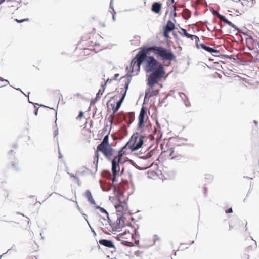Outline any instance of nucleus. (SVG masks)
I'll use <instances>...</instances> for the list:
<instances>
[{"label":"nucleus","mask_w":259,"mask_h":259,"mask_svg":"<svg viewBox=\"0 0 259 259\" xmlns=\"http://www.w3.org/2000/svg\"><path fill=\"white\" fill-rule=\"evenodd\" d=\"M144 58L145 60L144 64H143V68L146 73L151 72L147 76V85L153 88L162 74L165 73V69L162 65L156 67L157 61L153 56H146Z\"/></svg>","instance_id":"f257e3e1"},{"label":"nucleus","mask_w":259,"mask_h":259,"mask_svg":"<svg viewBox=\"0 0 259 259\" xmlns=\"http://www.w3.org/2000/svg\"><path fill=\"white\" fill-rule=\"evenodd\" d=\"M156 57L163 61L177 62L176 56L172 51L171 49H167L162 46H159Z\"/></svg>","instance_id":"f03ea898"},{"label":"nucleus","mask_w":259,"mask_h":259,"mask_svg":"<svg viewBox=\"0 0 259 259\" xmlns=\"http://www.w3.org/2000/svg\"><path fill=\"white\" fill-rule=\"evenodd\" d=\"M159 46H157L153 44L152 46H150L148 44H145L141 47V50H139L136 55L132 59L135 60V58L139 57V59L145 60L144 57H146L147 54H149L153 52L154 54L156 56Z\"/></svg>","instance_id":"7ed1b4c3"},{"label":"nucleus","mask_w":259,"mask_h":259,"mask_svg":"<svg viewBox=\"0 0 259 259\" xmlns=\"http://www.w3.org/2000/svg\"><path fill=\"white\" fill-rule=\"evenodd\" d=\"M145 103L144 102L143 103L142 107L141 108L140 113L139 116L138 117V123L137 125V130L139 131L140 136L141 138L142 137H144L143 136V133L145 131V129L143 128V126L145 123V120H149V117L147 116L145 117L146 115V110H145Z\"/></svg>","instance_id":"20e7f679"},{"label":"nucleus","mask_w":259,"mask_h":259,"mask_svg":"<svg viewBox=\"0 0 259 259\" xmlns=\"http://www.w3.org/2000/svg\"><path fill=\"white\" fill-rule=\"evenodd\" d=\"M133 59H131L130 64V67L132 69L130 73H126L125 75L122 76L119 79V81L124 82V84H121V86H123L124 88H121L122 91L123 90H128L129 85L131 82L132 77L134 76V65H133Z\"/></svg>","instance_id":"39448f33"},{"label":"nucleus","mask_w":259,"mask_h":259,"mask_svg":"<svg viewBox=\"0 0 259 259\" xmlns=\"http://www.w3.org/2000/svg\"><path fill=\"white\" fill-rule=\"evenodd\" d=\"M109 122L110 123V127L108 133L104 137L102 141L97 146V149L98 151L101 152V151H103V150H104L106 148H108V147H109L110 146H111V145L109 143V138L110 132L112 127V121L110 120Z\"/></svg>","instance_id":"423d86ee"},{"label":"nucleus","mask_w":259,"mask_h":259,"mask_svg":"<svg viewBox=\"0 0 259 259\" xmlns=\"http://www.w3.org/2000/svg\"><path fill=\"white\" fill-rule=\"evenodd\" d=\"M100 152L104 155L105 157L108 160H115V159H117V157H116V156H118L117 151L115 149L113 148L112 146L103 150Z\"/></svg>","instance_id":"0eeeda50"},{"label":"nucleus","mask_w":259,"mask_h":259,"mask_svg":"<svg viewBox=\"0 0 259 259\" xmlns=\"http://www.w3.org/2000/svg\"><path fill=\"white\" fill-rule=\"evenodd\" d=\"M144 138L145 137H142L138 140L134 141L130 145V149L132 152L136 151L143 147L145 143Z\"/></svg>","instance_id":"6e6552de"},{"label":"nucleus","mask_w":259,"mask_h":259,"mask_svg":"<svg viewBox=\"0 0 259 259\" xmlns=\"http://www.w3.org/2000/svg\"><path fill=\"white\" fill-rule=\"evenodd\" d=\"M176 28L175 25L170 19H168L166 24L163 26L162 32L163 33L172 32Z\"/></svg>","instance_id":"1a4fd4ad"},{"label":"nucleus","mask_w":259,"mask_h":259,"mask_svg":"<svg viewBox=\"0 0 259 259\" xmlns=\"http://www.w3.org/2000/svg\"><path fill=\"white\" fill-rule=\"evenodd\" d=\"M162 8V4L160 2H154L151 7V11L156 14H161Z\"/></svg>","instance_id":"9d476101"},{"label":"nucleus","mask_w":259,"mask_h":259,"mask_svg":"<svg viewBox=\"0 0 259 259\" xmlns=\"http://www.w3.org/2000/svg\"><path fill=\"white\" fill-rule=\"evenodd\" d=\"M98 243L102 246L105 247L109 248H113L115 250L116 249L115 245H114V242L112 240L110 239H101L99 240Z\"/></svg>","instance_id":"9b49d317"},{"label":"nucleus","mask_w":259,"mask_h":259,"mask_svg":"<svg viewBox=\"0 0 259 259\" xmlns=\"http://www.w3.org/2000/svg\"><path fill=\"white\" fill-rule=\"evenodd\" d=\"M136 60V62H134V60L133 61V65H134V72H135V73H134V76L138 75L141 69V65H143L144 64L145 60L143 59H139V57H137L135 58V59Z\"/></svg>","instance_id":"f8f14e48"},{"label":"nucleus","mask_w":259,"mask_h":259,"mask_svg":"<svg viewBox=\"0 0 259 259\" xmlns=\"http://www.w3.org/2000/svg\"><path fill=\"white\" fill-rule=\"evenodd\" d=\"M121 214L119 216H117V227H119V229L120 231L121 229L125 227V225L124 224V221L126 220V217L125 216V212L124 211H121Z\"/></svg>","instance_id":"ddd939ff"},{"label":"nucleus","mask_w":259,"mask_h":259,"mask_svg":"<svg viewBox=\"0 0 259 259\" xmlns=\"http://www.w3.org/2000/svg\"><path fill=\"white\" fill-rule=\"evenodd\" d=\"M111 163V170L113 173H118L120 169L119 162L120 160H109Z\"/></svg>","instance_id":"4468645a"},{"label":"nucleus","mask_w":259,"mask_h":259,"mask_svg":"<svg viewBox=\"0 0 259 259\" xmlns=\"http://www.w3.org/2000/svg\"><path fill=\"white\" fill-rule=\"evenodd\" d=\"M85 197H86L88 202L93 206L96 205V203L94 200L92 194L90 190H86L84 193Z\"/></svg>","instance_id":"2eb2a0df"},{"label":"nucleus","mask_w":259,"mask_h":259,"mask_svg":"<svg viewBox=\"0 0 259 259\" xmlns=\"http://www.w3.org/2000/svg\"><path fill=\"white\" fill-rule=\"evenodd\" d=\"M245 40L247 44L250 43L255 48L257 47H259V42L256 38H254L253 35H252L250 37H246Z\"/></svg>","instance_id":"dca6fc26"},{"label":"nucleus","mask_w":259,"mask_h":259,"mask_svg":"<svg viewBox=\"0 0 259 259\" xmlns=\"http://www.w3.org/2000/svg\"><path fill=\"white\" fill-rule=\"evenodd\" d=\"M122 91H123L121 90V93L122 94V95L120 97L119 100L116 103L117 108L118 109V110L120 109L122 105L123 102H124V99L127 94V90H123V93H122Z\"/></svg>","instance_id":"f3484780"},{"label":"nucleus","mask_w":259,"mask_h":259,"mask_svg":"<svg viewBox=\"0 0 259 259\" xmlns=\"http://www.w3.org/2000/svg\"><path fill=\"white\" fill-rule=\"evenodd\" d=\"M216 15L219 17L221 21H224L226 24L230 27L233 25V23L230 20H229L225 16L221 14L219 12H216Z\"/></svg>","instance_id":"a211bd4d"},{"label":"nucleus","mask_w":259,"mask_h":259,"mask_svg":"<svg viewBox=\"0 0 259 259\" xmlns=\"http://www.w3.org/2000/svg\"><path fill=\"white\" fill-rule=\"evenodd\" d=\"M103 94L101 90H98L95 98H92L90 102L91 106H94L101 98V95Z\"/></svg>","instance_id":"6ab92c4d"},{"label":"nucleus","mask_w":259,"mask_h":259,"mask_svg":"<svg viewBox=\"0 0 259 259\" xmlns=\"http://www.w3.org/2000/svg\"><path fill=\"white\" fill-rule=\"evenodd\" d=\"M82 168H84L85 170H84L82 171H77L76 172V175H80L81 176H84L85 175H86L87 174V172H89L91 175H93V174H94L93 171H92L90 169L87 168L85 166H82Z\"/></svg>","instance_id":"aec40b11"},{"label":"nucleus","mask_w":259,"mask_h":259,"mask_svg":"<svg viewBox=\"0 0 259 259\" xmlns=\"http://www.w3.org/2000/svg\"><path fill=\"white\" fill-rule=\"evenodd\" d=\"M106 215L107 217L106 220H107V222L109 223V224L110 227L112 228V230L113 231H116L118 232H120V230H117V228H114V227L113 226L114 223L112 222V221H111V220L109 217V213H108Z\"/></svg>","instance_id":"412c9836"},{"label":"nucleus","mask_w":259,"mask_h":259,"mask_svg":"<svg viewBox=\"0 0 259 259\" xmlns=\"http://www.w3.org/2000/svg\"><path fill=\"white\" fill-rule=\"evenodd\" d=\"M213 179H214L213 175H212L211 174H205L204 179H205L206 182H207V183H208V184L211 183L212 182V181L213 180Z\"/></svg>","instance_id":"4be33fe9"},{"label":"nucleus","mask_w":259,"mask_h":259,"mask_svg":"<svg viewBox=\"0 0 259 259\" xmlns=\"http://www.w3.org/2000/svg\"><path fill=\"white\" fill-rule=\"evenodd\" d=\"M93 207L95 209H98L102 213L105 214L106 215L109 213L106 209L101 207L99 205H98L97 204H96V205H95Z\"/></svg>","instance_id":"5701e85b"},{"label":"nucleus","mask_w":259,"mask_h":259,"mask_svg":"<svg viewBox=\"0 0 259 259\" xmlns=\"http://www.w3.org/2000/svg\"><path fill=\"white\" fill-rule=\"evenodd\" d=\"M244 28L245 29H246V31H243L242 29L241 31H240V32L242 34H243L245 36H246L247 37H250V36H251L252 35H254V33L252 31L246 29L245 27H244Z\"/></svg>","instance_id":"b1692460"},{"label":"nucleus","mask_w":259,"mask_h":259,"mask_svg":"<svg viewBox=\"0 0 259 259\" xmlns=\"http://www.w3.org/2000/svg\"><path fill=\"white\" fill-rule=\"evenodd\" d=\"M199 46H200V48H201V49H203V50H205V51H206L207 52H209V53L210 52V51L213 50L212 49V47L208 46H207L204 43L201 44Z\"/></svg>","instance_id":"393cba45"},{"label":"nucleus","mask_w":259,"mask_h":259,"mask_svg":"<svg viewBox=\"0 0 259 259\" xmlns=\"http://www.w3.org/2000/svg\"><path fill=\"white\" fill-rule=\"evenodd\" d=\"M176 15V7L174 6H173V9H171L170 12L169 13V17L172 18L174 22H176V20L175 19Z\"/></svg>","instance_id":"a878e982"},{"label":"nucleus","mask_w":259,"mask_h":259,"mask_svg":"<svg viewBox=\"0 0 259 259\" xmlns=\"http://www.w3.org/2000/svg\"><path fill=\"white\" fill-rule=\"evenodd\" d=\"M57 111H55V117L56 119L55 121V124H55L56 129L54 130V131L53 132V135H54V137H57V136L58 135V134H59L58 128L57 125Z\"/></svg>","instance_id":"bb28decb"},{"label":"nucleus","mask_w":259,"mask_h":259,"mask_svg":"<svg viewBox=\"0 0 259 259\" xmlns=\"http://www.w3.org/2000/svg\"><path fill=\"white\" fill-rule=\"evenodd\" d=\"M117 153H118V156H116V157H117V159H119V160H120V159H121L122 158V157L127 154V152H126V151L124 149V150H121L120 151V149L117 151Z\"/></svg>","instance_id":"cd10ccee"},{"label":"nucleus","mask_w":259,"mask_h":259,"mask_svg":"<svg viewBox=\"0 0 259 259\" xmlns=\"http://www.w3.org/2000/svg\"><path fill=\"white\" fill-rule=\"evenodd\" d=\"M138 138H141V137L140 136V133H139L138 132H136L133 134V135L131 136L130 138L133 141H136V140H138Z\"/></svg>","instance_id":"c85d7f7f"},{"label":"nucleus","mask_w":259,"mask_h":259,"mask_svg":"<svg viewBox=\"0 0 259 259\" xmlns=\"http://www.w3.org/2000/svg\"><path fill=\"white\" fill-rule=\"evenodd\" d=\"M152 151L146 153V155L142 156H140L139 158L143 160H148L152 156Z\"/></svg>","instance_id":"c756f323"},{"label":"nucleus","mask_w":259,"mask_h":259,"mask_svg":"<svg viewBox=\"0 0 259 259\" xmlns=\"http://www.w3.org/2000/svg\"><path fill=\"white\" fill-rule=\"evenodd\" d=\"M140 237V235L137 230H135L134 231V233L132 235V239L133 240H135L137 238H139Z\"/></svg>","instance_id":"7c9ffc66"},{"label":"nucleus","mask_w":259,"mask_h":259,"mask_svg":"<svg viewBox=\"0 0 259 259\" xmlns=\"http://www.w3.org/2000/svg\"><path fill=\"white\" fill-rule=\"evenodd\" d=\"M8 156L9 159L10 160H11V161L15 159V155L14 154V151L13 150L9 151L8 152Z\"/></svg>","instance_id":"2f4dec72"},{"label":"nucleus","mask_w":259,"mask_h":259,"mask_svg":"<svg viewBox=\"0 0 259 259\" xmlns=\"http://www.w3.org/2000/svg\"><path fill=\"white\" fill-rule=\"evenodd\" d=\"M133 140L130 138L129 140L120 148V151L121 150L125 149L128 146L130 147V145L132 144L131 142Z\"/></svg>","instance_id":"473e14b6"},{"label":"nucleus","mask_w":259,"mask_h":259,"mask_svg":"<svg viewBox=\"0 0 259 259\" xmlns=\"http://www.w3.org/2000/svg\"><path fill=\"white\" fill-rule=\"evenodd\" d=\"M172 35L175 39L176 43L177 44H179L180 39L177 32H176L175 31H173L172 32Z\"/></svg>","instance_id":"72a5a7b5"},{"label":"nucleus","mask_w":259,"mask_h":259,"mask_svg":"<svg viewBox=\"0 0 259 259\" xmlns=\"http://www.w3.org/2000/svg\"><path fill=\"white\" fill-rule=\"evenodd\" d=\"M194 39L195 40V45H196V47L197 49H200V46H199L201 43L200 42V38L199 37L197 36V35H195V37H194Z\"/></svg>","instance_id":"f704fd0d"},{"label":"nucleus","mask_w":259,"mask_h":259,"mask_svg":"<svg viewBox=\"0 0 259 259\" xmlns=\"http://www.w3.org/2000/svg\"><path fill=\"white\" fill-rule=\"evenodd\" d=\"M122 238H124V239H127L128 238V237H124V234H117L115 237V238L116 239V240H117L118 241H121V242L122 241V240H121Z\"/></svg>","instance_id":"c9c22d12"},{"label":"nucleus","mask_w":259,"mask_h":259,"mask_svg":"<svg viewBox=\"0 0 259 259\" xmlns=\"http://www.w3.org/2000/svg\"><path fill=\"white\" fill-rule=\"evenodd\" d=\"M212 49L213 50L210 51L209 53H211L212 56L216 57V54H220L221 52L219 50L213 47L212 48Z\"/></svg>","instance_id":"e433bc0d"},{"label":"nucleus","mask_w":259,"mask_h":259,"mask_svg":"<svg viewBox=\"0 0 259 259\" xmlns=\"http://www.w3.org/2000/svg\"><path fill=\"white\" fill-rule=\"evenodd\" d=\"M162 152H164V153L169 152V156H170L171 157V156H172V155L175 152V148L170 147L166 150L162 151Z\"/></svg>","instance_id":"4c0bfd02"},{"label":"nucleus","mask_w":259,"mask_h":259,"mask_svg":"<svg viewBox=\"0 0 259 259\" xmlns=\"http://www.w3.org/2000/svg\"><path fill=\"white\" fill-rule=\"evenodd\" d=\"M253 123L255 124V125L256 126V127L255 128H253L252 133H253V134H257L258 133V128L257 127L258 121L257 120H253Z\"/></svg>","instance_id":"58836bf2"},{"label":"nucleus","mask_w":259,"mask_h":259,"mask_svg":"<svg viewBox=\"0 0 259 259\" xmlns=\"http://www.w3.org/2000/svg\"><path fill=\"white\" fill-rule=\"evenodd\" d=\"M108 126V123H107V122H106V123L104 124V126L102 130L99 131V132H100L101 131V132L100 133V134H101L102 135H104L107 131Z\"/></svg>","instance_id":"ea45409f"},{"label":"nucleus","mask_w":259,"mask_h":259,"mask_svg":"<svg viewBox=\"0 0 259 259\" xmlns=\"http://www.w3.org/2000/svg\"><path fill=\"white\" fill-rule=\"evenodd\" d=\"M11 165L13 167V168L16 171H19V168L17 164L14 161V160H12L11 162Z\"/></svg>","instance_id":"a19ab883"},{"label":"nucleus","mask_w":259,"mask_h":259,"mask_svg":"<svg viewBox=\"0 0 259 259\" xmlns=\"http://www.w3.org/2000/svg\"><path fill=\"white\" fill-rule=\"evenodd\" d=\"M122 201L120 199H118V203H117L116 204H115L114 205V207H115V209L116 210L119 209V207H122Z\"/></svg>","instance_id":"79ce46f5"},{"label":"nucleus","mask_w":259,"mask_h":259,"mask_svg":"<svg viewBox=\"0 0 259 259\" xmlns=\"http://www.w3.org/2000/svg\"><path fill=\"white\" fill-rule=\"evenodd\" d=\"M180 29L181 30V32H180V34L184 37H185L188 33L187 30L185 28L180 27Z\"/></svg>","instance_id":"37998d69"},{"label":"nucleus","mask_w":259,"mask_h":259,"mask_svg":"<svg viewBox=\"0 0 259 259\" xmlns=\"http://www.w3.org/2000/svg\"><path fill=\"white\" fill-rule=\"evenodd\" d=\"M153 237H154V239L153 240V244L151 245V246L154 245L157 241H159L160 240V237H158V235L156 234H154L153 235Z\"/></svg>","instance_id":"c03bdc74"},{"label":"nucleus","mask_w":259,"mask_h":259,"mask_svg":"<svg viewBox=\"0 0 259 259\" xmlns=\"http://www.w3.org/2000/svg\"><path fill=\"white\" fill-rule=\"evenodd\" d=\"M29 20V18H28L21 19H15V21H16L18 23H21L24 22L28 21Z\"/></svg>","instance_id":"a18cd8bd"},{"label":"nucleus","mask_w":259,"mask_h":259,"mask_svg":"<svg viewBox=\"0 0 259 259\" xmlns=\"http://www.w3.org/2000/svg\"><path fill=\"white\" fill-rule=\"evenodd\" d=\"M111 106L113 112L118 110V109L117 108V105H116V102L115 101L111 104Z\"/></svg>","instance_id":"49530a36"},{"label":"nucleus","mask_w":259,"mask_h":259,"mask_svg":"<svg viewBox=\"0 0 259 259\" xmlns=\"http://www.w3.org/2000/svg\"><path fill=\"white\" fill-rule=\"evenodd\" d=\"M106 85H107V82L105 81L104 82L101 83V88L99 90H101L103 94L106 89Z\"/></svg>","instance_id":"de8ad7c7"},{"label":"nucleus","mask_w":259,"mask_h":259,"mask_svg":"<svg viewBox=\"0 0 259 259\" xmlns=\"http://www.w3.org/2000/svg\"><path fill=\"white\" fill-rule=\"evenodd\" d=\"M181 158V155L180 154H177L170 157V159L175 160H179Z\"/></svg>","instance_id":"09e8293b"},{"label":"nucleus","mask_w":259,"mask_h":259,"mask_svg":"<svg viewBox=\"0 0 259 259\" xmlns=\"http://www.w3.org/2000/svg\"><path fill=\"white\" fill-rule=\"evenodd\" d=\"M128 197H127L126 199L124 200V205H122V207L124 209H128Z\"/></svg>","instance_id":"8fccbe9b"},{"label":"nucleus","mask_w":259,"mask_h":259,"mask_svg":"<svg viewBox=\"0 0 259 259\" xmlns=\"http://www.w3.org/2000/svg\"><path fill=\"white\" fill-rule=\"evenodd\" d=\"M113 178L112 179V183L113 185H114L113 183H115L117 181V178L118 177V173H113Z\"/></svg>","instance_id":"3c124183"},{"label":"nucleus","mask_w":259,"mask_h":259,"mask_svg":"<svg viewBox=\"0 0 259 259\" xmlns=\"http://www.w3.org/2000/svg\"><path fill=\"white\" fill-rule=\"evenodd\" d=\"M179 95L180 97H181V98L182 99V100H183V101H184V100H185V99L186 98H187V96L184 93L179 92Z\"/></svg>","instance_id":"603ef678"},{"label":"nucleus","mask_w":259,"mask_h":259,"mask_svg":"<svg viewBox=\"0 0 259 259\" xmlns=\"http://www.w3.org/2000/svg\"><path fill=\"white\" fill-rule=\"evenodd\" d=\"M167 97H165L163 99L159 101L158 105L159 106H162L163 104L165 103L166 102V101L167 100Z\"/></svg>","instance_id":"864d4df0"},{"label":"nucleus","mask_w":259,"mask_h":259,"mask_svg":"<svg viewBox=\"0 0 259 259\" xmlns=\"http://www.w3.org/2000/svg\"><path fill=\"white\" fill-rule=\"evenodd\" d=\"M183 102H184V104H185V106L186 107H189L191 106V103L190 102V101H189V99H188V98H186L185 99V100H184Z\"/></svg>","instance_id":"5fc2aeb1"},{"label":"nucleus","mask_w":259,"mask_h":259,"mask_svg":"<svg viewBox=\"0 0 259 259\" xmlns=\"http://www.w3.org/2000/svg\"><path fill=\"white\" fill-rule=\"evenodd\" d=\"M162 35L164 37V38L166 40H169L171 38V37L169 35L170 33H163L162 32Z\"/></svg>","instance_id":"6e6d98bb"},{"label":"nucleus","mask_w":259,"mask_h":259,"mask_svg":"<svg viewBox=\"0 0 259 259\" xmlns=\"http://www.w3.org/2000/svg\"><path fill=\"white\" fill-rule=\"evenodd\" d=\"M16 90L20 91L23 95H24L27 98H29V95L30 94V92H29L28 93V95H26L20 88H14Z\"/></svg>","instance_id":"4d7b16f0"},{"label":"nucleus","mask_w":259,"mask_h":259,"mask_svg":"<svg viewBox=\"0 0 259 259\" xmlns=\"http://www.w3.org/2000/svg\"><path fill=\"white\" fill-rule=\"evenodd\" d=\"M84 113L82 111H80L79 112L78 115L76 119L77 120H78V119L82 118L84 116Z\"/></svg>","instance_id":"13d9d810"},{"label":"nucleus","mask_w":259,"mask_h":259,"mask_svg":"<svg viewBox=\"0 0 259 259\" xmlns=\"http://www.w3.org/2000/svg\"><path fill=\"white\" fill-rule=\"evenodd\" d=\"M99 152H100L98 151L97 150V149H96V150L95 152L94 159L99 160V156H100V154H99Z\"/></svg>","instance_id":"bf43d9fd"},{"label":"nucleus","mask_w":259,"mask_h":259,"mask_svg":"<svg viewBox=\"0 0 259 259\" xmlns=\"http://www.w3.org/2000/svg\"><path fill=\"white\" fill-rule=\"evenodd\" d=\"M11 250H14L15 252L17 251L16 249L15 248V245H13V246L11 247V248L7 250V252L3 253L1 256H2L4 255L5 254H6V253H8Z\"/></svg>","instance_id":"052dcab7"},{"label":"nucleus","mask_w":259,"mask_h":259,"mask_svg":"<svg viewBox=\"0 0 259 259\" xmlns=\"http://www.w3.org/2000/svg\"><path fill=\"white\" fill-rule=\"evenodd\" d=\"M98 162H99V160L94 159L93 163V165L94 166H96V171H97V170H98Z\"/></svg>","instance_id":"680f3d73"},{"label":"nucleus","mask_w":259,"mask_h":259,"mask_svg":"<svg viewBox=\"0 0 259 259\" xmlns=\"http://www.w3.org/2000/svg\"><path fill=\"white\" fill-rule=\"evenodd\" d=\"M195 35L191 34H190L189 33H187V35H186V36L185 37L186 38H190L191 40H194V37H195Z\"/></svg>","instance_id":"e2e57ef3"},{"label":"nucleus","mask_w":259,"mask_h":259,"mask_svg":"<svg viewBox=\"0 0 259 259\" xmlns=\"http://www.w3.org/2000/svg\"><path fill=\"white\" fill-rule=\"evenodd\" d=\"M146 128L149 133L151 132L152 130V123L150 122L146 126Z\"/></svg>","instance_id":"0e129e2a"},{"label":"nucleus","mask_w":259,"mask_h":259,"mask_svg":"<svg viewBox=\"0 0 259 259\" xmlns=\"http://www.w3.org/2000/svg\"><path fill=\"white\" fill-rule=\"evenodd\" d=\"M112 14V19L113 20V21H116V12L115 10H114V12H110Z\"/></svg>","instance_id":"69168bd1"},{"label":"nucleus","mask_w":259,"mask_h":259,"mask_svg":"<svg viewBox=\"0 0 259 259\" xmlns=\"http://www.w3.org/2000/svg\"><path fill=\"white\" fill-rule=\"evenodd\" d=\"M203 191H204V195L205 197H206L207 195V191L208 189L207 188L206 186V184H204L203 187Z\"/></svg>","instance_id":"338daca9"},{"label":"nucleus","mask_w":259,"mask_h":259,"mask_svg":"<svg viewBox=\"0 0 259 259\" xmlns=\"http://www.w3.org/2000/svg\"><path fill=\"white\" fill-rule=\"evenodd\" d=\"M143 253V251H140V250H137L135 252V255L137 257H141V254Z\"/></svg>","instance_id":"774afa93"}]
</instances>
